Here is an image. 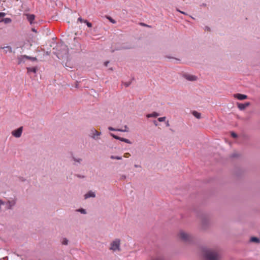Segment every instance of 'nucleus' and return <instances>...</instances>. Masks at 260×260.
<instances>
[{
  "mask_svg": "<svg viewBox=\"0 0 260 260\" xmlns=\"http://www.w3.org/2000/svg\"><path fill=\"white\" fill-rule=\"evenodd\" d=\"M23 57L25 58L26 59H30V60H31L32 61H35V60H37L36 57H30V56H27V55H24Z\"/></svg>",
  "mask_w": 260,
  "mask_h": 260,
  "instance_id": "obj_18",
  "label": "nucleus"
},
{
  "mask_svg": "<svg viewBox=\"0 0 260 260\" xmlns=\"http://www.w3.org/2000/svg\"><path fill=\"white\" fill-rule=\"evenodd\" d=\"M192 115L198 119L201 118V113L198 112L196 111H193L192 112Z\"/></svg>",
  "mask_w": 260,
  "mask_h": 260,
  "instance_id": "obj_14",
  "label": "nucleus"
},
{
  "mask_svg": "<svg viewBox=\"0 0 260 260\" xmlns=\"http://www.w3.org/2000/svg\"><path fill=\"white\" fill-rule=\"evenodd\" d=\"M120 141L122 142H124L125 143H128V144H132V142L128 139H127L125 138L121 137Z\"/></svg>",
  "mask_w": 260,
  "mask_h": 260,
  "instance_id": "obj_19",
  "label": "nucleus"
},
{
  "mask_svg": "<svg viewBox=\"0 0 260 260\" xmlns=\"http://www.w3.org/2000/svg\"><path fill=\"white\" fill-rule=\"evenodd\" d=\"M22 133V127H20L17 129L13 131L12 134L16 138H19L21 136Z\"/></svg>",
  "mask_w": 260,
  "mask_h": 260,
  "instance_id": "obj_4",
  "label": "nucleus"
},
{
  "mask_svg": "<svg viewBox=\"0 0 260 260\" xmlns=\"http://www.w3.org/2000/svg\"><path fill=\"white\" fill-rule=\"evenodd\" d=\"M206 260H220L221 256L219 252L214 249H207L204 254Z\"/></svg>",
  "mask_w": 260,
  "mask_h": 260,
  "instance_id": "obj_1",
  "label": "nucleus"
},
{
  "mask_svg": "<svg viewBox=\"0 0 260 260\" xmlns=\"http://www.w3.org/2000/svg\"><path fill=\"white\" fill-rule=\"evenodd\" d=\"M74 160H75V161H77V162H80V161L81 160V159H76L75 158H74Z\"/></svg>",
  "mask_w": 260,
  "mask_h": 260,
  "instance_id": "obj_33",
  "label": "nucleus"
},
{
  "mask_svg": "<svg viewBox=\"0 0 260 260\" xmlns=\"http://www.w3.org/2000/svg\"><path fill=\"white\" fill-rule=\"evenodd\" d=\"M185 78L189 81H194L197 79V77L195 76L191 75H185Z\"/></svg>",
  "mask_w": 260,
  "mask_h": 260,
  "instance_id": "obj_11",
  "label": "nucleus"
},
{
  "mask_svg": "<svg viewBox=\"0 0 260 260\" xmlns=\"http://www.w3.org/2000/svg\"><path fill=\"white\" fill-rule=\"evenodd\" d=\"M27 72H33L36 73L37 72V68L35 67L33 68H27Z\"/></svg>",
  "mask_w": 260,
  "mask_h": 260,
  "instance_id": "obj_15",
  "label": "nucleus"
},
{
  "mask_svg": "<svg viewBox=\"0 0 260 260\" xmlns=\"http://www.w3.org/2000/svg\"><path fill=\"white\" fill-rule=\"evenodd\" d=\"M122 178H125V176H122Z\"/></svg>",
  "mask_w": 260,
  "mask_h": 260,
  "instance_id": "obj_40",
  "label": "nucleus"
},
{
  "mask_svg": "<svg viewBox=\"0 0 260 260\" xmlns=\"http://www.w3.org/2000/svg\"><path fill=\"white\" fill-rule=\"evenodd\" d=\"M122 178H125V176H122Z\"/></svg>",
  "mask_w": 260,
  "mask_h": 260,
  "instance_id": "obj_41",
  "label": "nucleus"
},
{
  "mask_svg": "<svg viewBox=\"0 0 260 260\" xmlns=\"http://www.w3.org/2000/svg\"><path fill=\"white\" fill-rule=\"evenodd\" d=\"M166 126H170V124H169V121H167L166 122Z\"/></svg>",
  "mask_w": 260,
  "mask_h": 260,
  "instance_id": "obj_34",
  "label": "nucleus"
},
{
  "mask_svg": "<svg viewBox=\"0 0 260 260\" xmlns=\"http://www.w3.org/2000/svg\"><path fill=\"white\" fill-rule=\"evenodd\" d=\"M130 156H131L130 153H128V152H127V153H125L124 154V155H123V156H124V157H126V158H127V157H129Z\"/></svg>",
  "mask_w": 260,
  "mask_h": 260,
  "instance_id": "obj_28",
  "label": "nucleus"
},
{
  "mask_svg": "<svg viewBox=\"0 0 260 260\" xmlns=\"http://www.w3.org/2000/svg\"><path fill=\"white\" fill-rule=\"evenodd\" d=\"M32 30L35 32L36 31L35 29H32Z\"/></svg>",
  "mask_w": 260,
  "mask_h": 260,
  "instance_id": "obj_38",
  "label": "nucleus"
},
{
  "mask_svg": "<svg viewBox=\"0 0 260 260\" xmlns=\"http://www.w3.org/2000/svg\"><path fill=\"white\" fill-rule=\"evenodd\" d=\"M107 19L112 23L115 24L116 21L111 17L108 16L107 17Z\"/></svg>",
  "mask_w": 260,
  "mask_h": 260,
  "instance_id": "obj_20",
  "label": "nucleus"
},
{
  "mask_svg": "<svg viewBox=\"0 0 260 260\" xmlns=\"http://www.w3.org/2000/svg\"><path fill=\"white\" fill-rule=\"evenodd\" d=\"M179 238L184 242H189L192 240L191 236L188 233L181 231L178 234Z\"/></svg>",
  "mask_w": 260,
  "mask_h": 260,
  "instance_id": "obj_2",
  "label": "nucleus"
},
{
  "mask_svg": "<svg viewBox=\"0 0 260 260\" xmlns=\"http://www.w3.org/2000/svg\"><path fill=\"white\" fill-rule=\"evenodd\" d=\"M166 119V117H159L158 118V120L159 121V122H162V121H165Z\"/></svg>",
  "mask_w": 260,
  "mask_h": 260,
  "instance_id": "obj_27",
  "label": "nucleus"
},
{
  "mask_svg": "<svg viewBox=\"0 0 260 260\" xmlns=\"http://www.w3.org/2000/svg\"><path fill=\"white\" fill-rule=\"evenodd\" d=\"M110 135H111V136L113 138H114V139H117V140H120V141L121 137H118V136H116V135H114V134H111Z\"/></svg>",
  "mask_w": 260,
  "mask_h": 260,
  "instance_id": "obj_21",
  "label": "nucleus"
},
{
  "mask_svg": "<svg viewBox=\"0 0 260 260\" xmlns=\"http://www.w3.org/2000/svg\"><path fill=\"white\" fill-rule=\"evenodd\" d=\"M1 48H2V49H5V48L8 49V51L9 52H11L12 51L11 47L10 46H7L4 47H1Z\"/></svg>",
  "mask_w": 260,
  "mask_h": 260,
  "instance_id": "obj_25",
  "label": "nucleus"
},
{
  "mask_svg": "<svg viewBox=\"0 0 260 260\" xmlns=\"http://www.w3.org/2000/svg\"><path fill=\"white\" fill-rule=\"evenodd\" d=\"M159 116V114L156 112H153L151 114H148L146 115V117L147 118H150V117H156Z\"/></svg>",
  "mask_w": 260,
  "mask_h": 260,
  "instance_id": "obj_13",
  "label": "nucleus"
},
{
  "mask_svg": "<svg viewBox=\"0 0 260 260\" xmlns=\"http://www.w3.org/2000/svg\"><path fill=\"white\" fill-rule=\"evenodd\" d=\"M234 97L239 100H243L247 99V96L246 95L240 93L234 94Z\"/></svg>",
  "mask_w": 260,
  "mask_h": 260,
  "instance_id": "obj_7",
  "label": "nucleus"
},
{
  "mask_svg": "<svg viewBox=\"0 0 260 260\" xmlns=\"http://www.w3.org/2000/svg\"><path fill=\"white\" fill-rule=\"evenodd\" d=\"M26 16L27 17L28 21L30 22V24H32L33 21L35 18V16L34 14H26Z\"/></svg>",
  "mask_w": 260,
  "mask_h": 260,
  "instance_id": "obj_9",
  "label": "nucleus"
},
{
  "mask_svg": "<svg viewBox=\"0 0 260 260\" xmlns=\"http://www.w3.org/2000/svg\"><path fill=\"white\" fill-rule=\"evenodd\" d=\"M177 11H178V12H179L180 13H182V14H185V13H184V12H182V11H181L180 10H177Z\"/></svg>",
  "mask_w": 260,
  "mask_h": 260,
  "instance_id": "obj_36",
  "label": "nucleus"
},
{
  "mask_svg": "<svg viewBox=\"0 0 260 260\" xmlns=\"http://www.w3.org/2000/svg\"><path fill=\"white\" fill-rule=\"evenodd\" d=\"M120 241L119 239L114 240L110 244V249L113 251L120 250Z\"/></svg>",
  "mask_w": 260,
  "mask_h": 260,
  "instance_id": "obj_3",
  "label": "nucleus"
},
{
  "mask_svg": "<svg viewBox=\"0 0 260 260\" xmlns=\"http://www.w3.org/2000/svg\"><path fill=\"white\" fill-rule=\"evenodd\" d=\"M12 21V20L10 18H6L2 19V22H4L6 24L10 23Z\"/></svg>",
  "mask_w": 260,
  "mask_h": 260,
  "instance_id": "obj_16",
  "label": "nucleus"
},
{
  "mask_svg": "<svg viewBox=\"0 0 260 260\" xmlns=\"http://www.w3.org/2000/svg\"><path fill=\"white\" fill-rule=\"evenodd\" d=\"M128 85V83H126V86H127Z\"/></svg>",
  "mask_w": 260,
  "mask_h": 260,
  "instance_id": "obj_39",
  "label": "nucleus"
},
{
  "mask_svg": "<svg viewBox=\"0 0 260 260\" xmlns=\"http://www.w3.org/2000/svg\"><path fill=\"white\" fill-rule=\"evenodd\" d=\"M231 136L232 137H233L234 138H235L237 137V134L234 132L231 133Z\"/></svg>",
  "mask_w": 260,
  "mask_h": 260,
  "instance_id": "obj_30",
  "label": "nucleus"
},
{
  "mask_svg": "<svg viewBox=\"0 0 260 260\" xmlns=\"http://www.w3.org/2000/svg\"><path fill=\"white\" fill-rule=\"evenodd\" d=\"M109 130L112 131H119V132H128V127L125 125L124 126V129H115L113 128L112 127H109Z\"/></svg>",
  "mask_w": 260,
  "mask_h": 260,
  "instance_id": "obj_6",
  "label": "nucleus"
},
{
  "mask_svg": "<svg viewBox=\"0 0 260 260\" xmlns=\"http://www.w3.org/2000/svg\"><path fill=\"white\" fill-rule=\"evenodd\" d=\"M78 20L79 21H80V22H81V23H82V22H84V20L83 19H82L81 17H79V18L78 19Z\"/></svg>",
  "mask_w": 260,
  "mask_h": 260,
  "instance_id": "obj_32",
  "label": "nucleus"
},
{
  "mask_svg": "<svg viewBox=\"0 0 260 260\" xmlns=\"http://www.w3.org/2000/svg\"><path fill=\"white\" fill-rule=\"evenodd\" d=\"M91 135H92V138H93V139H95L96 138H95V136H100L101 135V133L100 132H98L96 129H93L91 131Z\"/></svg>",
  "mask_w": 260,
  "mask_h": 260,
  "instance_id": "obj_10",
  "label": "nucleus"
},
{
  "mask_svg": "<svg viewBox=\"0 0 260 260\" xmlns=\"http://www.w3.org/2000/svg\"><path fill=\"white\" fill-rule=\"evenodd\" d=\"M5 202L3 201L2 200H0V209H1V206L2 205L5 206Z\"/></svg>",
  "mask_w": 260,
  "mask_h": 260,
  "instance_id": "obj_29",
  "label": "nucleus"
},
{
  "mask_svg": "<svg viewBox=\"0 0 260 260\" xmlns=\"http://www.w3.org/2000/svg\"><path fill=\"white\" fill-rule=\"evenodd\" d=\"M108 63H109V62H108V61H106V62H105V65L106 66H107Z\"/></svg>",
  "mask_w": 260,
  "mask_h": 260,
  "instance_id": "obj_37",
  "label": "nucleus"
},
{
  "mask_svg": "<svg viewBox=\"0 0 260 260\" xmlns=\"http://www.w3.org/2000/svg\"><path fill=\"white\" fill-rule=\"evenodd\" d=\"M249 105H250L249 102H247L244 104L237 103L238 107L240 110H244L246 107H247Z\"/></svg>",
  "mask_w": 260,
  "mask_h": 260,
  "instance_id": "obj_5",
  "label": "nucleus"
},
{
  "mask_svg": "<svg viewBox=\"0 0 260 260\" xmlns=\"http://www.w3.org/2000/svg\"><path fill=\"white\" fill-rule=\"evenodd\" d=\"M5 16V13L3 12L0 13V22H2L3 17Z\"/></svg>",
  "mask_w": 260,
  "mask_h": 260,
  "instance_id": "obj_23",
  "label": "nucleus"
},
{
  "mask_svg": "<svg viewBox=\"0 0 260 260\" xmlns=\"http://www.w3.org/2000/svg\"><path fill=\"white\" fill-rule=\"evenodd\" d=\"M62 244L63 245H67L68 244V240L66 238L63 239L62 241Z\"/></svg>",
  "mask_w": 260,
  "mask_h": 260,
  "instance_id": "obj_26",
  "label": "nucleus"
},
{
  "mask_svg": "<svg viewBox=\"0 0 260 260\" xmlns=\"http://www.w3.org/2000/svg\"><path fill=\"white\" fill-rule=\"evenodd\" d=\"M95 193L93 192L90 191L88 193H87L86 194H85L84 197H85V199H87L90 197H95Z\"/></svg>",
  "mask_w": 260,
  "mask_h": 260,
  "instance_id": "obj_12",
  "label": "nucleus"
},
{
  "mask_svg": "<svg viewBox=\"0 0 260 260\" xmlns=\"http://www.w3.org/2000/svg\"><path fill=\"white\" fill-rule=\"evenodd\" d=\"M15 204V203L13 201H8L7 202H5V206L6 209H11Z\"/></svg>",
  "mask_w": 260,
  "mask_h": 260,
  "instance_id": "obj_8",
  "label": "nucleus"
},
{
  "mask_svg": "<svg viewBox=\"0 0 260 260\" xmlns=\"http://www.w3.org/2000/svg\"><path fill=\"white\" fill-rule=\"evenodd\" d=\"M79 211H80V212H81L82 213H83V214H85L86 213V212H85V210L83 209H81L79 210Z\"/></svg>",
  "mask_w": 260,
  "mask_h": 260,
  "instance_id": "obj_31",
  "label": "nucleus"
},
{
  "mask_svg": "<svg viewBox=\"0 0 260 260\" xmlns=\"http://www.w3.org/2000/svg\"><path fill=\"white\" fill-rule=\"evenodd\" d=\"M84 22L86 24V25H87L88 27H92V24L90 22L87 21V20L84 21Z\"/></svg>",
  "mask_w": 260,
  "mask_h": 260,
  "instance_id": "obj_24",
  "label": "nucleus"
},
{
  "mask_svg": "<svg viewBox=\"0 0 260 260\" xmlns=\"http://www.w3.org/2000/svg\"><path fill=\"white\" fill-rule=\"evenodd\" d=\"M153 123H154V124H155V126H157V125H158L157 123L156 122V121L155 120H154L153 121Z\"/></svg>",
  "mask_w": 260,
  "mask_h": 260,
  "instance_id": "obj_35",
  "label": "nucleus"
},
{
  "mask_svg": "<svg viewBox=\"0 0 260 260\" xmlns=\"http://www.w3.org/2000/svg\"><path fill=\"white\" fill-rule=\"evenodd\" d=\"M250 241L252 242L259 243V239L256 237H251L250 239Z\"/></svg>",
  "mask_w": 260,
  "mask_h": 260,
  "instance_id": "obj_17",
  "label": "nucleus"
},
{
  "mask_svg": "<svg viewBox=\"0 0 260 260\" xmlns=\"http://www.w3.org/2000/svg\"><path fill=\"white\" fill-rule=\"evenodd\" d=\"M110 157L111 159H117V160H120L122 159V157L120 156H114L113 155H112Z\"/></svg>",
  "mask_w": 260,
  "mask_h": 260,
  "instance_id": "obj_22",
  "label": "nucleus"
}]
</instances>
